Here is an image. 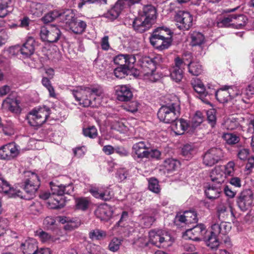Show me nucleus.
<instances>
[{"mask_svg":"<svg viewBox=\"0 0 254 254\" xmlns=\"http://www.w3.org/2000/svg\"><path fill=\"white\" fill-rule=\"evenodd\" d=\"M96 213V214L98 215V216L99 218H100V219L102 220H107L112 215V212L107 207H99L97 209Z\"/></svg>","mask_w":254,"mask_h":254,"instance_id":"obj_36","label":"nucleus"},{"mask_svg":"<svg viewBox=\"0 0 254 254\" xmlns=\"http://www.w3.org/2000/svg\"><path fill=\"white\" fill-rule=\"evenodd\" d=\"M205 232L206 227L202 224L193 226V228L188 229L186 231V235L189 236V239L195 241H200L199 237L203 236Z\"/></svg>","mask_w":254,"mask_h":254,"instance_id":"obj_22","label":"nucleus"},{"mask_svg":"<svg viewBox=\"0 0 254 254\" xmlns=\"http://www.w3.org/2000/svg\"><path fill=\"white\" fill-rule=\"evenodd\" d=\"M87 26L86 23L76 18L69 26V29L75 34H80L84 32Z\"/></svg>","mask_w":254,"mask_h":254,"instance_id":"obj_34","label":"nucleus"},{"mask_svg":"<svg viewBox=\"0 0 254 254\" xmlns=\"http://www.w3.org/2000/svg\"><path fill=\"white\" fill-rule=\"evenodd\" d=\"M192 87L198 94V97L203 102L208 104L209 103V99L210 96H213L214 89L208 86L205 88L202 82L197 78H193L190 81Z\"/></svg>","mask_w":254,"mask_h":254,"instance_id":"obj_9","label":"nucleus"},{"mask_svg":"<svg viewBox=\"0 0 254 254\" xmlns=\"http://www.w3.org/2000/svg\"><path fill=\"white\" fill-rule=\"evenodd\" d=\"M83 134L91 138H95L97 136V130L94 126L89 127L83 129Z\"/></svg>","mask_w":254,"mask_h":254,"instance_id":"obj_49","label":"nucleus"},{"mask_svg":"<svg viewBox=\"0 0 254 254\" xmlns=\"http://www.w3.org/2000/svg\"><path fill=\"white\" fill-rule=\"evenodd\" d=\"M128 174L127 171L124 169H120L116 174V177L120 181L122 182L127 179Z\"/></svg>","mask_w":254,"mask_h":254,"instance_id":"obj_59","label":"nucleus"},{"mask_svg":"<svg viewBox=\"0 0 254 254\" xmlns=\"http://www.w3.org/2000/svg\"><path fill=\"white\" fill-rule=\"evenodd\" d=\"M106 236L105 231L97 229L90 231L89 234V237L92 240H100Z\"/></svg>","mask_w":254,"mask_h":254,"instance_id":"obj_43","label":"nucleus"},{"mask_svg":"<svg viewBox=\"0 0 254 254\" xmlns=\"http://www.w3.org/2000/svg\"><path fill=\"white\" fill-rule=\"evenodd\" d=\"M243 95L247 99H250L254 95V87L249 85L245 90Z\"/></svg>","mask_w":254,"mask_h":254,"instance_id":"obj_62","label":"nucleus"},{"mask_svg":"<svg viewBox=\"0 0 254 254\" xmlns=\"http://www.w3.org/2000/svg\"><path fill=\"white\" fill-rule=\"evenodd\" d=\"M149 148V144L145 141H139L132 146V151L137 158H145L147 154V150Z\"/></svg>","mask_w":254,"mask_h":254,"instance_id":"obj_23","label":"nucleus"},{"mask_svg":"<svg viewBox=\"0 0 254 254\" xmlns=\"http://www.w3.org/2000/svg\"><path fill=\"white\" fill-rule=\"evenodd\" d=\"M203 122V118L201 113L197 112L193 116L191 123L193 127L198 126Z\"/></svg>","mask_w":254,"mask_h":254,"instance_id":"obj_56","label":"nucleus"},{"mask_svg":"<svg viewBox=\"0 0 254 254\" xmlns=\"http://www.w3.org/2000/svg\"><path fill=\"white\" fill-rule=\"evenodd\" d=\"M230 224L222 222L220 224L215 223L211 226L210 235L208 236L205 242L206 245L212 250H216L219 246L220 243L217 237H221V235H224L223 242L227 248H230L232 244L230 239L226 236L227 233L230 231Z\"/></svg>","mask_w":254,"mask_h":254,"instance_id":"obj_3","label":"nucleus"},{"mask_svg":"<svg viewBox=\"0 0 254 254\" xmlns=\"http://www.w3.org/2000/svg\"><path fill=\"white\" fill-rule=\"evenodd\" d=\"M233 20L232 15H230L228 17H224L218 21L217 26L218 27H229L231 26L233 27Z\"/></svg>","mask_w":254,"mask_h":254,"instance_id":"obj_44","label":"nucleus"},{"mask_svg":"<svg viewBox=\"0 0 254 254\" xmlns=\"http://www.w3.org/2000/svg\"><path fill=\"white\" fill-rule=\"evenodd\" d=\"M11 0H0V17H5L8 13L7 8Z\"/></svg>","mask_w":254,"mask_h":254,"instance_id":"obj_47","label":"nucleus"},{"mask_svg":"<svg viewBox=\"0 0 254 254\" xmlns=\"http://www.w3.org/2000/svg\"><path fill=\"white\" fill-rule=\"evenodd\" d=\"M62 201H63L62 200ZM49 206L52 209H60L64 207V204L61 202V200H59L58 198H54L53 199L51 198L48 202Z\"/></svg>","mask_w":254,"mask_h":254,"instance_id":"obj_51","label":"nucleus"},{"mask_svg":"<svg viewBox=\"0 0 254 254\" xmlns=\"http://www.w3.org/2000/svg\"><path fill=\"white\" fill-rule=\"evenodd\" d=\"M50 115V110L44 106L38 110H33L27 116L29 125L33 127H39L43 125Z\"/></svg>","mask_w":254,"mask_h":254,"instance_id":"obj_7","label":"nucleus"},{"mask_svg":"<svg viewBox=\"0 0 254 254\" xmlns=\"http://www.w3.org/2000/svg\"><path fill=\"white\" fill-rule=\"evenodd\" d=\"M223 149L218 147H213L208 149L203 155L202 163L206 166L212 167L224 158Z\"/></svg>","mask_w":254,"mask_h":254,"instance_id":"obj_10","label":"nucleus"},{"mask_svg":"<svg viewBox=\"0 0 254 254\" xmlns=\"http://www.w3.org/2000/svg\"><path fill=\"white\" fill-rule=\"evenodd\" d=\"M19 103V101L17 99L7 98L3 101L2 106L8 108L13 113H18L20 112Z\"/></svg>","mask_w":254,"mask_h":254,"instance_id":"obj_33","label":"nucleus"},{"mask_svg":"<svg viewBox=\"0 0 254 254\" xmlns=\"http://www.w3.org/2000/svg\"><path fill=\"white\" fill-rule=\"evenodd\" d=\"M156 13L157 11L154 6L152 5H146L143 6L142 13L140 16L146 18L147 20L154 23L156 18Z\"/></svg>","mask_w":254,"mask_h":254,"instance_id":"obj_32","label":"nucleus"},{"mask_svg":"<svg viewBox=\"0 0 254 254\" xmlns=\"http://www.w3.org/2000/svg\"><path fill=\"white\" fill-rule=\"evenodd\" d=\"M229 87V86H225L217 91L214 89L213 95H215L219 102L225 103L231 99L230 93L228 91Z\"/></svg>","mask_w":254,"mask_h":254,"instance_id":"obj_26","label":"nucleus"},{"mask_svg":"<svg viewBox=\"0 0 254 254\" xmlns=\"http://www.w3.org/2000/svg\"><path fill=\"white\" fill-rule=\"evenodd\" d=\"M187 55H185L187 57ZM188 56L190 59V61H188L187 63L189 72L192 75L198 76L202 72V66L198 62H192L191 59V56L190 54L188 55Z\"/></svg>","mask_w":254,"mask_h":254,"instance_id":"obj_31","label":"nucleus"},{"mask_svg":"<svg viewBox=\"0 0 254 254\" xmlns=\"http://www.w3.org/2000/svg\"><path fill=\"white\" fill-rule=\"evenodd\" d=\"M115 91L117 99L120 101H129L133 96L131 89L127 85L117 86L115 88Z\"/></svg>","mask_w":254,"mask_h":254,"instance_id":"obj_21","label":"nucleus"},{"mask_svg":"<svg viewBox=\"0 0 254 254\" xmlns=\"http://www.w3.org/2000/svg\"><path fill=\"white\" fill-rule=\"evenodd\" d=\"M174 223L177 226H180L182 224H186V216L185 213L177 214L174 219Z\"/></svg>","mask_w":254,"mask_h":254,"instance_id":"obj_60","label":"nucleus"},{"mask_svg":"<svg viewBox=\"0 0 254 254\" xmlns=\"http://www.w3.org/2000/svg\"><path fill=\"white\" fill-rule=\"evenodd\" d=\"M254 201V193L250 189L243 190L237 198V204L240 209L246 211L251 208Z\"/></svg>","mask_w":254,"mask_h":254,"instance_id":"obj_15","label":"nucleus"},{"mask_svg":"<svg viewBox=\"0 0 254 254\" xmlns=\"http://www.w3.org/2000/svg\"><path fill=\"white\" fill-rule=\"evenodd\" d=\"M0 127L2 131L6 135H11L14 133V126L11 122H7L4 126L1 125Z\"/></svg>","mask_w":254,"mask_h":254,"instance_id":"obj_46","label":"nucleus"},{"mask_svg":"<svg viewBox=\"0 0 254 254\" xmlns=\"http://www.w3.org/2000/svg\"><path fill=\"white\" fill-rule=\"evenodd\" d=\"M42 83L49 91L50 96L51 97H55L56 94L55 90L50 80L47 77H43L42 80Z\"/></svg>","mask_w":254,"mask_h":254,"instance_id":"obj_45","label":"nucleus"},{"mask_svg":"<svg viewBox=\"0 0 254 254\" xmlns=\"http://www.w3.org/2000/svg\"><path fill=\"white\" fill-rule=\"evenodd\" d=\"M60 14L59 18L60 20L68 27L76 18L75 17V14L72 10L69 9L64 10L63 11H60Z\"/></svg>","mask_w":254,"mask_h":254,"instance_id":"obj_30","label":"nucleus"},{"mask_svg":"<svg viewBox=\"0 0 254 254\" xmlns=\"http://www.w3.org/2000/svg\"><path fill=\"white\" fill-rule=\"evenodd\" d=\"M178 163L176 160L168 158L164 160L163 166L167 173H170L176 170Z\"/></svg>","mask_w":254,"mask_h":254,"instance_id":"obj_37","label":"nucleus"},{"mask_svg":"<svg viewBox=\"0 0 254 254\" xmlns=\"http://www.w3.org/2000/svg\"><path fill=\"white\" fill-rule=\"evenodd\" d=\"M70 91L76 101L84 107L95 106L92 99L95 100V96L99 97L102 94L101 89L98 87L78 86Z\"/></svg>","mask_w":254,"mask_h":254,"instance_id":"obj_2","label":"nucleus"},{"mask_svg":"<svg viewBox=\"0 0 254 254\" xmlns=\"http://www.w3.org/2000/svg\"><path fill=\"white\" fill-rule=\"evenodd\" d=\"M121 241L116 238H114L110 243L109 249L112 252H116L119 249Z\"/></svg>","mask_w":254,"mask_h":254,"instance_id":"obj_54","label":"nucleus"},{"mask_svg":"<svg viewBox=\"0 0 254 254\" xmlns=\"http://www.w3.org/2000/svg\"><path fill=\"white\" fill-rule=\"evenodd\" d=\"M36 43L34 39L31 37H28L22 46L19 48L18 47H12L10 48V51L17 49L20 51L21 54L25 58L29 57L33 54L35 51Z\"/></svg>","mask_w":254,"mask_h":254,"instance_id":"obj_18","label":"nucleus"},{"mask_svg":"<svg viewBox=\"0 0 254 254\" xmlns=\"http://www.w3.org/2000/svg\"><path fill=\"white\" fill-rule=\"evenodd\" d=\"M161 156V152L157 149H152L150 151L147 150V154L145 158H154L159 159Z\"/></svg>","mask_w":254,"mask_h":254,"instance_id":"obj_57","label":"nucleus"},{"mask_svg":"<svg viewBox=\"0 0 254 254\" xmlns=\"http://www.w3.org/2000/svg\"><path fill=\"white\" fill-rule=\"evenodd\" d=\"M155 221V219L154 217L145 215L142 217L141 223L145 227H149Z\"/></svg>","mask_w":254,"mask_h":254,"instance_id":"obj_53","label":"nucleus"},{"mask_svg":"<svg viewBox=\"0 0 254 254\" xmlns=\"http://www.w3.org/2000/svg\"><path fill=\"white\" fill-rule=\"evenodd\" d=\"M180 115V106L178 103H172L162 106L157 116L160 121L166 124L172 123Z\"/></svg>","mask_w":254,"mask_h":254,"instance_id":"obj_6","label":"nucleus"},{"mask_svg":"<svg viewBox=\"0 0 254 254\" xmlns=\"http://www.w3.org/2000/svg\"><path fill=\"white\" fill-rule=\"evenodd\" d=\"M184 253H195L196 248L194 245L189 243H185L183 245Z\"/></svg>","mask_w":254,"mask_h":254,"instance_id":"obj_61","label":"nucleus"},{"mask_svg":"<svg viewBox=\"0 0 254 254\" xmlns=\"http://www.w3.org/2000/svg\"><path fill=\"white\" fill-rule=\"evenodd\" d=\"M62 36L59 28L55 25H50L42 27L40 37L42 41L49 43L57 42Z\"/></svg>","mask_w":254,"mask_h":254,"instance_id":"obj_12","label":"nucleus"},{"mask_svg":"<svg viewBox=\"0 0 254 254\" xmlns=\"http://www.w3.org/2000/svg\"><path fill=\"white\" fill-rule=\"evenodd\" d=\"M186 216V224L196 223L197 222L196 213L194 211H188L185 212Z\"/></svg>","mask_w":254,"mask_h":254,"instance_id":"obj_42","label":"nucleus"},{"mask_svg":"<svg viewBox=\"0 0 254 254\" xmlns=\"http://www.w3.org/2000/svg\"><path fill=\"white\" fill-rule=\"evenodd\" d=\"M210 177L213 184L222 185L225 180V173L220 168H215L210 173Z\"/></svg>","mask_w":254,"mask_h":254,"instance_id":"obj_28","label":"nucleus"},{"mask_svg":"<svg viewBox=\"0 0 254 254\" xmlns=\"http://www.w3.org/2000/svg\"><path fill=\"white\" fill-rule=\"evenodd\" d=\"M189 126L186 120L181 119L174 121L172 123L171 127L176 134L181 135L188 129Z\"/></svg>","mask_w":254,"mask_h":254,"instance_id":"obj_27","label":"nucleus"},{"mask_svg":"<svg viewBox=\"0 0 254 254\" xmlns=\"http://www.w3.org/2000/svg\"><path fill=\"white\" fill-rule=\"evenodd\" d=\"M188 59H181L180 57H177L174 60L175 65L170 69V75L171 79L176 82H179L182 79L184 76V70L187 64V61Z\"/></svg>","mask_w":254,"mask_h":254,"instance_id":"obj_13","label":"nucleus"},{"mask_svg":"<svg viewBox=\"0 0 254 254\" xmlns=\"http://www.w3.org/2000/svg\"><path fill=\"white\" fill-rule=\"evenodd\" d=\"M51 194L58 196L64 194H70L73 191V187L72 184L68 185H56L53 182L50 184Z\"/></svg>","mask_w":254,"mask_h":254,"instance_id":"obj_19","label":"nucleus"},{"mask_svg":"<svg viewBox=\"0 0 254 254\" xmlns=\"http://www.w3.org/2000/svg\"><path fill=\"white\" fill-rule=\"evenodd\" d=\"M135 62L136 58L132 55L120 54L116 56L114 58V62L119 65L114 71L116 77L123 78L127 75L133 68Z\"/></svg>","mask_w":254,"mask_h":254,"instance_id":"obj_5","label":"nucleus"},{"mask_svg":"<svg viewBox=\"0 0 254 254\" xmlns=\"http://www.w3.org/2000/svg\"><path fill=\"white\" fill-rule=\"evenodd\" d=\"M60 11L54 10L46 14L41 19L44 23L51 22L57 18H59Z\"/></svg>","mask_w":254,"mask_h":254,"instance_id":"obj_39","label":"nucleus"},{"mask_svg":"<svg viewBox=\"0 0 254 254\" xmlns=\"http://www.w3.org/2000/svg\"><path fill=\"white\" fill-rule=\"evenodd\" d=\"M153 23L148 20L146 18L138 16L132 22V27L134 30L139 33H143L148 30Z\"/></svg>","mask_w":254,"mask_h":254,"instance_id":"obj_20","label":"nucleus"},{"mask_svg":"<svg viewBox=\"0 0 254 254\" xmlns=\"http://www.w3.org/2000/svg\"><path fill=\"white\" fill-rule=\"evenodd\" d=\"M20 249L24 254H35L38 249V244L35 239L29 238L21 243Z\"/></svg>","mask_w":254,"mask_h":254,"instance_id":"obj_24","label":"nucleus"},{"mask_svg":"<svg viewBox=\"0 0 254 254\" xmlns=\"http://www.w3.org/2000/svg\"><path fill=\"white\" fill-rule=\"evenodd\" d=\"M148 189L151 191L156 193L160 192V189L157 179L151 178L149 180Z\"/></svg>","mask_w":254,"mask_h":254,"instance_id":"obj_48","label":"nucleus"},{"mask_svg":"<svg viewBox=\"0 0 254 254\" xmlns=\"http://www.w3.org/2000/svg\"><path fill=\"white\" fill-rule=\"evenodd\" d=\"M56 222L55 219L51 216L46 217L43 221L44 225L48 228H50Z\"/></svg>","mask_w":254,"mask_h":254,"instance_id":"obj_64","label":"nucleus"},{"mask_svg":"<svg viewBox=\"0 0 254 254\" xmlns=\"http://www.w3.org/2000/svg\"><path fill=\"white\" fill-rule=\"evenodd\" d=\"M194 150L192 146L190 144L185 145L182 149V155L186 157H190L192 154Z\"/></svg>","mask_w":254,"mask_h":254,"instance_id":"obj_52","label":"nucleus"},{"mask_svg":"<svg viewBox=\"0 0 254 254\" xmlns=\"http://www.w3.org/2000/svg\"><path fill=\"white\" fill-rule=\"evenodd\" d=\"M176 25L180 30H189L192 25L193 17L188 11H179L175 16Z\"/></svg>","mask_w":254,"mask_h":254,"instance_id":"obj_14","label":"nucleus"},{"mask_svg":"<svg viewBox=\"0 0 254 254\" xmlns=\"http://www.w3.org/2000/svg\"><path fill=\"white\" fill-rule=\"evenodd\" d=\"M119 15V11L117 10L115 8H111L108 12L104 14V16L111 20H114L116 19Z\"/></svg>","mask_w":254,"mask_h":254,"instance_id":"obj_55","label":"nucleus"},{"mask_svg":"<svg viewBox=\"0 0 254 254\" xmlns=\"http://www.w3.org/2000/svg\"><path fill=\"white\" fill-rule=\"evenodd\" d=\"M225 126L228 129L234 130L239 127V124L236 120H228L225 123Z\"/></svg>","mask_w":254,"mask_h":254,"instance_id":"obj_58","label":"nucleus"},{"mask_svg":"<svg viewBox=\"0 0 254 254\" xmlns=\"http://www.w3.org/2000/svg\"><path fill=\"white\" fill-rule=\"evenodd\" d=\"M191 44L192 46L200 45L203 43L204 36L200 32H193L191 35Z\"/></svg>","mask_w":254,"mask_h":254,"instance_id":"obj_40","label":"nucleus"},{"mask_svg":"<svg viewBox=\"0 0 254 254\" xmlns=\"http://www.w3.org/2000/svg\"><path fill=\"white\" fill-rule=\"evenodd\" d=\"M26 176L28 178L25 180L23 185V189L26 195L23 196L20 190L11 188L0 174V193H3L9 197L18 196L26 199L32 198L40 186V181L38 176L35 173L28 172Z\"/></svg>","mask_w":254,"mask_h":254,"instance_id":"obj_1","label":"nucleus"},{"mask_svg":"<svg viewBox=\"0 0 254 254\" xmlns=\"http://www.w3.org/2000/svg\"><path fill=\"white\" fill-rule=\"evenodd\" d=\"M18 146L11 142L0 148V159L10 160L16 157L19 154Z\"/></svg>","mask_w":254,"mask_h":254,"instance_id":"obj_16","label":"nucleus"},{"mask_svg":"<svg viewBox=\"0 0 254 254\" xmlns=\"http://www.w3.org/2000/svg\"><path fill=\"white\" fill-rule=\"evenodd\" d=\"M173 32L166 27L155 28L149 38L151 44L156 49L162 51L168 49L172 42Z\"/></svg>","mask_w":254,"mask_h":254,"instance_id":"obj_4","label":"nucleus"},{"mask_svg":"<svg viewBox=\"0 0 254 254\" xmlns=\"http://www.w3.org/2000/svg\"><path fill=\"white\" fill-rule=\"evenodd\" d=\"M89 192L96 198L107 201L114 196L113 191L108 187H96L91 186Z\"/></svg>","mask_w":254,"mask_h":254,"instance_id":"obj_17","label":"nucleus"},{"mask_svg":"<svg viewBox=\"0 0 254 254\" xmlns=\"http://www.w3.org/2000/svg\"><path fill=\"white\" fill-rule=\"evenodd\" d=\"M223 137L226 141V143L230 145L235 144L239 142L240 141L239 137L233 133H225L224 134Z\"/></svg>","mask_w":254,"mask_h":254,"instance_id":"obj_41","label":"nucleus"},{"mask_svg":"<svg viewBox=\"0 0 254 254\" xmlns=\"http://www.w3.org/2000/svg\"><path fill=\"white\" fill-rule=\"evenodd\" d=\"M89 204V201L86 198H78L76 199V205L78 209L86 210Z\"/></svg>","mask_w":254,"mask_h":254,"instance_id":"obj_50","label":"nucleus"},{"mask_svg":"<svg viewBox=\"0 0 254 254\" xmlns=\"http://www.w3.org/2000/svg\"><path fill=\"white\" fill-rule=\"evenodd\" d=\"M149 242L159 248H167L173 243L170 235L161 230L151 231L149 233Z\"/></svg>","mask_w":254,"mask_h":254,"instance_id":"obj_8","label":"nucleus"},{"mask_svg":"<svg viewBox=\"0 0 254 254\" xmlns=\"http://www.w3.org/2000/svg\"><path fill=\"white\" fill-rule=\"evenodd\" d=\"M163 62L162 56L157 55L153 57H145L142 59L141 66L145 75L153 74L156 67Z\"/></svg>","mask_w":254,"mask_h":254,"instance_id":"obj_11","label":"nucleus"},{"mask_svg":"<svg viewBox=\"0 0 254 254\" xmlns=\"http://www.w3.org/2000/svg\"><path fill=\"white\" fill-rule=\"evenodd\" d=\"M233 27L240 29L243 27L246 23L247 17L243 14H232Z\"/></svg>","mask_w":254,"mask_h":254,"instance_id":"obj_35","label":"nucleus"},{"mask_svg":"<svg viewBox=\"0 0 254 254\" xmlns=\"http://www.w3.org/2000/svg\"><path fill=\"white\" fill-rule=\"evenodd\" d=\"M35 236L39 237L40 240L43 243L53 242H55L57 240V239L52 237L49 233L41 230L36 231L35 232Z\"/></svg>","mask_w":254,"mask_h":254,"instance_id":"obj_38","label":"nucleus"},{"mask_svg":"<svg viewBox=\"0 0 254 254\" xmlns=\"http://www.w3.org/2000/svg\"><path fill=\"white\" fill-rule=\"evenodd\" d=\"M217 212L219 220H224L230 213L234 216L232 207L228 204L221 203L217 207Z\"/></svg>","mask_w":254,"mask_h":254,"instance_id":"obj_29","label":"nucleus"},{"mask_svg":"<svg viewBox=\"0 0 254 254\" xmlns=\"http://www.w3.org/2000/svg\"><path fill=\"white\" fill-rule=\"evenodd\" d=\"M222 191V185H218L213 183L208 185L205 190V194L208 198L214 199L219 196L220 193Z\"/></svg>","mask_w":254,"mask_h":254,"instance_id":"obj_25","label":"nucleus"},{"mask_svg":"<svg viewBox=\"0 0 254 254\" xmlns=\"http://www.w3.org/2000/svg\"><path fill=\"white\" fill-rule=\"evenodd\" d=\"M249 154V150L247 148L240 149L238 153V156L241 160H245L248 158Z\"/></svg>","mask_w":254,"mask_h":254,"instance_id":"obj_63","label":"nucleus"}]
</instances>
